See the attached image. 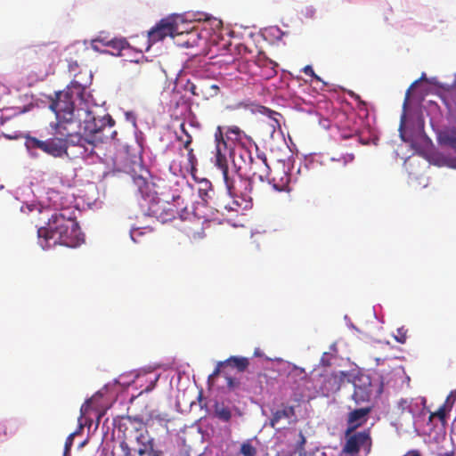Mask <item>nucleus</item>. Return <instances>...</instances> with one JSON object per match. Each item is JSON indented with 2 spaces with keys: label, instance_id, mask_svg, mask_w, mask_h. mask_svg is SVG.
<instances>
[{
  "label": "nucleus",
  "instance_id": "473e14b6",
  "mask_svg": "<svg viewBox=\"0 0 456 456\" xmlns=\"http://www.w3.org/2000/svg\"><path fill=\"white\" fill-rule=\"evenodd\" d=\"M113 37H110L109 35L101 33L98 35L94 39L92 40V47L94 50H98V47L96 45L97 43L102 44L104 46H108L110 41H111Z\"/></svg>",
  "mask_w": 456,
  "mask_h": 456
},
{
  "label": "nucleus",
  "instance_id": "9d476101",
  "mask_svg": "<svg viewBox=\"0 0 456 456\" xmlns=\"http://www.w3.org/2000/svg\"><path fill=\"white\" fill-rule=\"evenodd\" d=\"M265 180L278 191H289L290 190L291 175L289 167L284 162H280L273 170L270 169V175Z\"/></svg>",
  "mask_w": 456,
  "mask_h": 456
},
{
  "label": "nucleus",
  "instance_id": "bb28decb",
  "mask_svg": "<svg viewBox=\"0 0 456 456\" xmlns=\"http://www.w3.org/2000/svg\"><path fill=\"white\" fill-rule=\"evenodd\" d=\"M236 107L237 108H240V107H243V108H249V107H256V110L264 115H266L270 118L273 117V115H276L277 112L272 110L271 109L269 108H266L265 106H262V105H258V104H255L254 102H250V101H245V102H240L236 104Z\"/></svg>",
  "mask_w": 456,
  "mask_h": 456
},
{
  "label": "nucleus",
  "instance_id": "412c9836",
  "mask_svg": "<svg viewBox=\"0 0 456 456\" xmlns=\"http://www.w3.org/2000/svg\"><path fill=\"white\" fill-rule=\"evenodd\" d=\"M77 61L69 63V72H74L69 86H90L93 82L92 71L87 68H82L77 72H75V68H77Z\"/></svg>",
  "mask_w": 456,
  "mask_h": 456
},
{
  "label": "nucleus",
  "instance_id": "b1692460",
  "mask_svg": "<svg viewBox=\"0 0 456 456\" xmlns=\"http://www.w3.org/2000/svg\"><path fill=\"white\" fill-rule=\"evenodd\" d=\"M214 411L216 417L220 420L228 422L232 419V411L224 403L216 402L214 404Z\"/></svg>",
  "mask_w": 456,
  "mask_h": 456
},
{
  "label": "nucleus",
  "instance_id": "423d86ee",
  "mask_svg": "<svg viewBox=\"0 0 456 456\" xmlns=\"http://www.w3.org/2000/svg\"><path fill=\"white\" fill-rule=\"evenodd\" d=\"M147 214L155 217L160 223L165 224L176 218L178 215L181 220H186L191 216V213L183 208L180 212L176 208L175 202L164 200L158 196H152L148 200Z\"/></svg>",
  "mask_w": 456,
  "mask_h": 456
},
{
  "label": "nucleus",
  "instance_id": "4be33fe9",
  "mask_svg": "<svg viewBox=\"0 0 456 456\" xmlns=\"http://www.w3.org/2000/svg\"><path fill=\"white\" fill-rule=\"evenodd\" d=\"M193 219V225L192 226H185L183 228L186 235L191 240H200L205 236L204 230L202 226L200 225L199 220H197L195 217H192Z\"/></svg>",
  "mask_w": 456,
  "mask_h": 456
},
{
  "label": "nucleus",
  "instance_id": "13d9d810",
  "mask_svg": "<svg viewBox=\"0 0 456 456\" xmlns=\"http://www.w3.org/2000/svg\"><path fill=\"white\" fill-rule=\"evenodd\" d=\"M258 378L261 379V378H264V379H266V375L265 374H258Z\"/></svg>",
  "mask_w": 456,
  "mask_h": 456
},
{
  "label": "nucleus",
  "instance_id": "cd10ccee",
  "mask_svg": "<svg viewBox=\"0 0 456 456\" xmlns=\"http://www.w3.org/2000/svg\"><path fill=\"white\" fill-rule=\"evenodd\" d=\"M128 46V43L125 38L113 37L110 41L108 47L113 50V54H120L121 51Z\"/></svg>",
  "mask_w": 456,
  "mask_h": 456
},
{
  "label": "nucleus",
  "instance_id": "8fccbe9b",
  "mask_svg": "<svg viewBox=\"0 0 456 456\" xmlns=\"http://www.w3.org/2000/svg\"><path fill=\"white\" fill-rule=\"evenodd\" d=\"M403 456H421L419 452L417 450L410 451L408 453H406Z\"/></svg>",
  "mask_w": 456,
  "mask_h": 456
},
{
  "label": "nucleus",
  "instance_id": "c9c22d12",
  "mask_svg": "<svg viewBox=\"0 0 456 456\" xmlns=\"http://www.w3.org/2000/svg\"><path fill=\"white\" fill-rule=\"evenodd\" d=\"M394 337L397 342L404 344L408 338V330L404 327H400L396 330V334Z\"/></svg>",
  "mask_w": 456,
  "mask_h": 456
},
{
  "label": "nucleus",
  "instance_id": "864d4df0",
  "mask_svg": "<svg viewBox=\"0 0 456 456\" xmlns=\"http://www.w3.org/2000/svg\"><path fill=\"white\" fill-rule=\"evenodd\" d=\"M213 22L215 23V25L216 27H219L221 25V21L220 20H214Z\"/></svg>",
  "mask_w": 456,
  "mask_h": 456
},
{
  "label": "nucleus",
  "instance_id": "dca6fc26",
  "mask_svg": "<svg viewBox=\"0 0 456 456\" xmlns=\"http://www.w3.org/2000/svg\"><path fill=\"white\" fill-rule=\"evenodd\" d=\"M349 377L350 375L345 371L333 372L326 376L322 386V393L329 395L338 391L346 380L351 382Z\"/></svg>",
  "mask_w": 456,
  "mask_h": 456
},
{
  "label": "nucleus",
  "instance_id": "6e6552de",
  "mask_svg": "<svg viewBox=\"0 0 456 456\" xmlns=\"http://www.w3.org/2000/svg\"><path fill=\"white\" fill-rule=\"evenodd\" d=\"M346 444L342 449L345 454L355 456L362 449L367 453L370 452L372 440L370 429L354 432L346 436Z\"/></svg>",
  "mask_w": 456,
  "mask_h": 456
},
{
  "label": "nucleus",
  "instance_id": "e433bc0d",
  "mask_svg": "<svg viewBox=\"0 0 456 456\" xmlns=\"http://www.w3.org/2000/svg\"><path fill=\"white\" fill-rule=\"evenodd\" d=\"M204 188H200L199 190V195L201 198L202 200L205 202H208V200L211 198V195L209 192H213V190L211 189V184L208 183H205Z\"/></svg>",
  "mask_w": 456,
  "mask_h": 456
},
{
  "label": "nucleus",
  "instance_id": "2f4dec72",
  "mask_svg": "<svg viewBox=\"0 0 456 456\" xmlns=\"http://www.w3.org/2000/svg\"><path fill=\"white\" fill-rule=\"evenodd\" d=\"M449 411L450 410L447 409L446 405L443 404L442 406H440L437 409V411H436L435 412L431 413L430 419L437 418L441 421V423L443 425H445L446 424L447 412Z\"/></svg>",
  "mask_w": 456,
  "mask_h": 456
},
{
  "label": "nucleus",
  "instance_id": "bf43d9fd",
  "mask_svg": "<svg viewBox=\"0 0 456 456\" xmlns=\"http://www.w3.org/2000/svg\"><path fill=\"white\" fill-rule=\"evenodd\" d=\"M109 121L110 123V127L113 126L114 121L110 118Z\"/></svg>",
  "mask_w": 456,
  "mask_h": 456
},
{
  "label": "nucleus",
  "instance_id": "09e8293b",
  "mask_svg": "<svg viewBox=\"0 0 456 456\" xmlns=\"http://www.w3.org/2000/svg\"><path fill=\"white\" fill-rule=\"evenodd\" d=\"M141 234H142V232L140 231V229H134L131 232V238L133 240L136 241L137 236H139Z\"/></svg>",
  "mask_w": 456,
  "mask_h": 456
},
{
  "label": "nucleus",
  "instance_id": "2eb2a0df",
  "mask_svg": "<svg viewBox=\"0 0 456 456\" xmlns=\"http://www.w3.org/2000/svg\"><path fill=\"white\" fill-rule=\"evenodd\" d=\"M179 38L176 44L182 47H194L200 45V41H207L208 33H203L202 30H200L199 28L193 27L191 29L188 31L179 32L177 30V36Z\"/></svg>",
  "mask_w": 456,
  "mask_h": 456
},
{
  "label": "nucleus",
  "instance_id": "a878e982",
  "mask_svg": "<svg viewBox=\"0 0 456 456\" xmlns=\"http://www.w3.org/2000/svg\"><path fill=\"white\" fill-rule=\"evenodd\" d=\"M134 183L137 186L138 191L142 197H145L144 200L148 201L152 196L150 195V184L148 181L141 175L134 177Z\"/></svg>",
  "mask_w": 456,
  "mask_h": 456
},
{
  "label": "nucleus",
  "instance_id": "680f3d73",
  "mask_svg": "<svg viewBox=\"0 0 456 456\" xmlns=\"http://www.w3.org/2000/svg\"><path fill=\"white\" fill-rule=\"evenodd\" d=\"M0 119H1V123L3 124L4 120H3V117L2 116L0 117Z\"/></svg>",
  "mask_w": 456,
  "mask_h": 456
},
{
  "label": "nucleus",
  "instance_id": "603ef678",
  "mask_svg": "<svg viewBox=\"0 0 456 456\" xmlns=\"http://www.w3.org/2000/svg\"><path fill=\"white\" fill-rule=\"evenodd\" d=\"M301 382L303 383V385H305L306 383H308V380H307L305 375H304V377L301 379Z\"/></svg>",
  "mask_w": 456,
  "mask_h": 456
},
{
  "label": "nucleus",
  "instance_id": "9b49d317",
  "mask_svg": "<svg viewBox=\"0 0 456 456\" xmlns=\"http://www.w3.org/2000/svg\"><path fill=\"white\" fill-rule=\"evenodd\" d=\"M58 57V52L54 49L43 46L35 50V56L32 58L33 64L38 67L42 77L47 76Z\"/></svg>",
  "mask_w": 456,
  "mask_h": 456
},
{
  "label": "nucleus",
  "instance_id": "39448f33",
  "mask_svg": "<svg viewBox=\"0 0 456 456\" xmlns=\"http://www.w3.org/2000/svg\"><path fill=\"white\" fill-rule=\"evenodd\" d=\"M51 127L54 131V135H61L66 141L67 151L69 147L77 148V151L74 153L75 157L84 158L93 154L94 144L92 141L81 135L82 131L77 129V131L71 132L70 127L72 126L68 124H62L61 127L59 126V124H51Z\"/></svg>",
  "mask_w": 456,
  "mask_h": 456
},
{
  "label": "nucleus",
  "instance_id": "20e7f679",
  "mask_svg": "<svg viewBox=\"0 0 456 456\" xmlns=\"http://www.w3.org/2000/svg\"><path fill=\"white\" fill-rule=\"evenodd\" d=\"M99 105L94 97V102H81L77 108L71 112V118L64 124L75 126L85 134H94L100 132L103 126V120L96 119L91 107Z\"/></svg>",
  "mask_w": 456,
  "mask_h": 456
},
{
  "label": "nucleus",
  "instance_id": "c756f323",
  "mask_svg": "<svg viewBox=\"0 0 456 456\" xmlns=\"http://www.w3.org/2000/svg\"><path fill=\"white\" fill-rule=\"evenodd\" d=\"M397 408L401 411V413L408 412L411 413L412 416H414L416 413L413 408L412 399H400L397 403Z\"/></svg>",
  "mask_w": 456,
  "mask_h": 456
},
{
  "label": "nucleus",
  "instance_id": "a19ab883",
  "mask_svg": "<svg viewBox=\"0 0 456 456\" xmlns=\"http://www.w3.org/2000/svg\"><path fill=\"white\" fill-rule=\"evenodd\" d=\"M224 378H225L227 387L229 388V390H231V391L235 390L236 388H238L240 387V382L238 379L232 378L228 375H225Z\"/></svg>",
  "mask_w": 456,
  "mask_h": 456
},
{
  "label": "nucleus",
  "instance_id": "5701e85b",
  "mask_svg": "<svg viewBox=\"0 0 456 456\" xmlns=\"http://www.w3.org/2000/svg\"><path fill=\"white\" fill-rule=\"evenodd\" d=\"M294 415L295 410L292 406H286L281 410H278L273 414V417L270 420L271 426L274 427L281 419H289Z\"/></svg>",
  "mask_w": 456,
  "mask_h": 456
},
{
  "label": "nucleus",
  "instance_id": "5fc2aeb1",
  "mask_svg": "<svg viewBox=\"0 0 456 456\" xmlns=\"http://www.w3.org/2000/svg\"><path fill=\"white\" fill-rule=\"evenodd\" d=\"M347 158H348V159L345 160L346 162L347 160H348V161H352V160L354 159V156H353V155H348V156H347Z\"/></svg>",
  "mask_w": 456,
  "mask_h": 456
},
{
  "label": "nucleus",
  "instance_id": "7ed1b4c3",
  "mask_svg": "<svg viewBox=\"0 0 456 456\" xmlns=\"http://www.w3.org/2000/svg\"><path fill=\"white\" fill-rule=\"evenodd\" d=\"M91 87H65L63 90L54 92L50 96L49 108L55 113L56 121L53 124L61 125L71 118V112L81 102H94Z\"/></svg>",
  "mask_w": 456,
  "mask_h": 456
},
{
  "label": "nucleus",
  "instance_id": "a18cd8bd",
  "mask_svg": "<svg viewBox=\"0 0 456 456\" xmlns=\"http://www.w3.org/2000/svg\"><path fill=\"white\" fill-rule=\"evenodd\" d=\"M346 93L353 98H354L356 101H358L359 102V105H362V106H365V102L361 100L360 96L358 94H356L354 91L352 90H346Z\"/></svg>",
  "mask_w": 456,
  "mask_h": 456
},
{
  "label": "nucleus",
  "instance_id": "f704fd0d",
  "mask_svg": "<svg viewBox=\"0 0 456 456\" xmlns=\"http://www.w3.org/2000/svg\"><path fill=\"white\" fill-rule=\"evenodd\" d=\"M444 142L456 151V128L450 130L446 134Z\"/></svg>",
  "mask_w": 456,
  "mask_h": 456
},
{
  "label": "nucleus",
  "instance_id": "ea45409f",
  "mask_svg": "<svg viewBox=\"0 0 456 456\" xmlns=\"http://www.w3.org/2000/svg\"><path fill=\"white\" fill-rule=\"evenodd\" d=\"M241 131L238 126L229 127L226 135L228 139L239 140L240 137Z\"/></svg>",
  "mask_w": 456,
  "mask_h": 456
},
{
  "label": "nucleus",
  "instance_id": "4468645a",
  "mask_svg": "<svg viewBox=\"0 0 456 456\" xmlns=\"http://www.w3.org/2000/svg\"><path fill=\"white\" fill-rule=\"evenodd\" d=\"M354 385L353 400L356 403L368 402L371 395V379L369 375L359 374L352 380Z\"/></svg>",
  "mask_w": 456,
  "mask_h": 456
},
{
  "label": "nucleus",
  "instance_id": "3c124183",
  "mask_svg": "<svg viewBox=\"0 0 456 456\" xmlns=\"http://www.w3.org/2000/svg\"><path fill=\"white\" fill-rule=\"evenodd\" d=\"M405 117H406V115H405V113H403V114L402 115V118H401V125H400V128H402V127L404 126Z\"/></svg>",
  "mask_w": 456,
  "mask_h": 456
},
{
  "label": "nucleus",
  "instance_id": "49530a36",
  "mask_svg": "<svg viewBox=\"0 0 456 456\" xmlns=\"http://www.w3.org/2000/svg\"><path fill=\"white\" fill-rule=\"evenodd\" d=\"M295 396H296V398H295L296 401H300L301 399L305 398V396H307V395L305 393V389L301 388L300 391L298 392V394H296Z\"/></svg>",
  "mask_w": 456,
  "mask_h": 456
},
{
  "label": "nucleus",
  "instance_id": "393cba45",
  "mask_svg": "<svg viewBox=\"0 0 456 456\" xmlns=\"http://www.w3.org/2000/svg\"><path fill=\"white\" fill-rule=\"evenodd\" d=\"M226 365L236 368L239 371L242 372L247 370L249 365V361L246 357L231 356L224 361Z\"/></svg>",
  "mask_w": 456,
  "mask_h": 456
},
{
  "label": "nucleus",
  "instance_id": "4d7b16f0",
  "mask_svg": "<svg viewBox=\"0 0 456 456\" xmlns=\"http://www.w3.org/2000/svg\"><path fill=\"white\" fill-rule=\"evenodd\" d=\"M195 89H196V87H194V86L190 87V90H191V92L193 94H196V93H195Z\"/></svg>",
  "mask_w": 456,
  "mask_h": 456
},
{
  "label": "nucleus",
  "instance_id": "aec40b11",
  "mask_svg": "<svg viewBox=\"0 0 456 456\" xmlns=\"http://www.w3.org/2000/svg\"><path fill=\"white\" fill-rule=\"evenodd\" d=\"M248 176L252 179L254 176H258L260 181H265L270 175V167L267 164V159L265 155H256L252 158L251 168L248 170Z\"/></svg>",
  "mask_w": 456,
  "mask_h": 456
},
{
  "label": "nucleus",
  "instance_id": "f8f14e48",
  "mask_svg": "<svg viewBox=\"0 0 456 456\" xmlns=\"http://www.w3.org/2000/svg\"><path fill=\"white\" fill-rule=\"evenodd\" d=\"M114 426L123 433L125 438L133 433H139L145 429V423L141 417L118 416L114 419Z\"/></svg>",
  "mask_w": 456,
  "mask_h": 456
},
{
  "label": "nucleus",
  "instance_id": "c85d7f7f",
  "mask_svg": "<svg viewBox=\"0 0 456 456\" xmlns=\"http://www.w3.org/2000/svg\"><path fill=\"white\" fill-rule=\"evenodd\" d=\"M451 434L456 436V421L452 425ZM432 454L434 456H454V448L452 446L445 448L444 445H442L436 451H433Z\"/></svg>",
  "mask_w": 456,
  "mask_h": 456
},
{
  "label": "nucleus",
  "instance_id": "79ce46f5",
  "mask_svg": "<svg viewBox=\"0 0 456 456\" xmlns=\"http://www.w3.org/2000/svg\"><path fill=\"white\" fill-rule=\"evenodd\" d=\"M418 87H412V86H410L408 87L406 93H405V99H404V102H403V107L406 108L409 101H410V98H411V95L412 94V92L417 89Z\"/></svg>",
  "mask_w": 456,
  "mask_h": 456
},
{
  "label": "nucleus",
  "instance_id": "72a5a7b5",
  "mask_svg": "<svg viewBox=\"0 0 456 456\" xmlns=\"http://www.w3.org/2000/svg\"><path fill=\"white\" fill-rule=\"evenodd\" d=\"M186 75L180 72L179 74L175 75V77L170 78L169 84L174 83L175 86H194L192 83L190 82L189 79L185 78Z\"/></svg>",
  "mask_w": 456,
  "mask_h": 456
},
{
  "label": "nucleus",
  "instance_id": "58836bf2",
  "mask_svg": "<svg viewBox=\"0 0 456 456\" xmlns=\"http://www.w3.org/2000/svg\"><path fill=\"white\" fill-rule=\"evenodd\" d=\"M303 71H304V73H305V75H308V76H310V77H314V78L315 79V81H316V82H320V83H322V86H328V83L324 82V81H323V80H322L319 76H317V75L314 73V69H313L312 66H310V65L305 66V67L303 69Z\"/></svg>",
  "mask_w": 456,
  "mask_h": 456
},
{
  "label": "nucleus",
  "instance_id": "6e6d98bb",
  "mask_svg": "<svg viewBox=\"0 0 456 456\" xmlns=\"http://www.w3.org/2000/svg\"><path fill=\"white\" fill-rule=\"evenodd\" d=\"M254 354H255L256 356H260V355H261V354H260V352H259V349H256V350H255V352H254Z\"/></svg>",
  "mask_w": 456,
  "mask_h": 456
},
{
  "label": "nucleus",
  "instance_id": "0eeeda50",
  "mask_svg": "<svg viewBox=\"0 0 456 456\" xmlns=\"http://www.w3.org/2000/svg\"><path fill=\"white\" fill-rule=\"evenodd\" d=\"M65 140L62 136L55 135L45 141H42L34 136H27L25 140V146L28 151L41 150L45 153L54 158H61L64 155L69 156L66 151Z\"/></svg>",
  "mask_w": 456,
  "mask_h": 456
},
{
  "label": "nucleus",
  "instance_id": "1a4fd4ad",
  "mask_svg": "<svg viewBox=\"0 0 456 456\" xmlns=\"http://www.w3.org/2000/svg\"><path fill=\"white\" fill-rule=\"evenodd\" d=\"M231 158L232 167H228V172L248 175L253 158L251 151L248 148L239 146L231 151Z\"/></svg>",
  "mask_w": 456,
  "mask_h": 456
},
{
  "label": "nucleus",
  "instance_id": "f257e3e1",
  "mask_svg": "<svg viewBox=\"0 0 456 456\" xmlns=\"http://www.w3.org/2000/svg\"><path fill=\"white\" fill-rule=\"evenodd\" d=\"M216 166L222 171L225 189L232 200V205L224 208L228 210L238 211L239 208L246 209L250 207L253 197H257L260 192L255 189L253 181L248 175L228 172L227 160L224 151L227 149V143L224 139L221 126H217L215 133Z\"/></svg>",
  "mask_w": 456,
  "mask_h": 456
},
{
  "label": "nucleus",
  "instance_id": "a211bd4d",
  "mask_svg": "<svg viewBox=\"0 0 456 456\" xmlns=\"http://www.w3.org/2000/svg\"><path fill=\"white\" fill-rule=\"evenodd\" d=\"M148 430L144 429L135 435V440L141 447L138 449V454L143 456H163V452L154 448V439L151 437L147 438Z\"/></svg>",
  "mask_w": 456,
  "mask_h": 456
},
{
  "label": "nucleus",
  "instance_id": "ddd939ff",
  "mask_svg": "<svg viewBox=\"0 0 456 456\" xmlns=\"http://www.w3.org/2000/svg\"><path fill=\"white\" fill-rule=\"evenodd\" d=\"M176 36L177 28L175 24L169 20L163 19L148 32V41L151 45H153L167 37L175 38Z\"/></svg>",
  "mask_w": 456,
  "mask_h": 456
},
{
  "label": "nucleus",
  "instance_id": "f3484780",
  "mask_svg": "<svg viewBox=\"0 0 456 456\" xmlns=\"http://www.w3.org/2000/svg\"><path fill=\"white\" fill-rule=\"evenodd\" d=\"M176 139L181 142L183 147L187 151V162L183 167H180L179 172L183 175L185 173H190L194 175V173L197 171L196 166L198 160L194 154L193 149L191 147L192 137L191 135H188V138L184 140L183 135H177Z\"/></svg>",
  "mask_w": 456,
  "mask_h": 456
},
{
  "label": "nucleus",
  "instance_id": "de8ad7c7",
  "mask_svg": "<svg viewBox=\"0 0 456 456\" xmlns=\"http://www.w3.org/2000/svg\"><path fill=\"white\" fill-rule=\"evenodd\" d=\"M180 130H181V132L183 133V134L184 135V137L183 136V138L184 140L188 138V135H191V134H189V132L186 130V128H185V124H184V123H181V125H180Z\"/></svg>",
  "mask_w": 456,
  "mask_h": 456
},
{
  "label": "nucleus",
  "instance_id": "7c9ffc66",
  "mask_svg": "<svg viewBox=\"0 0 456 456\" xmlns=\"http://www.w3.org/2000/svg\"><path fill=\"white\" fill-rule=\"evenodd\" d=\"M422 82L427 86H443L436 77L428 78L426 73H422L420 77L412 81L410 86H419Z\"/></svg>",
  "mask_w": 456,
  "mask_h": 456
},
{
  "label": "nucleus",
  "instance_id": "f03ea898",
  "mask_svg": "<svg viewBox=\"0 0 456 456\" xmlns=\"http://www.w3.org/2000/svg\"><path fill=\"white\" fill-rule=\"evenodd\" d=\"M37 235L44 248L55 245L76 248L84 242V234L77 221L76 212L61 209L49 218L46 227H40Z\"/></svg>",
  "mask_w": 456,
  "mask_h": 456
},
{
  "label": "nucleus",
  "instance_id": "37998d69",
  "mask_svg": "<svg viewBox=\"0 0 456 456\" xmlns=\"http://www.w3.org/2000/svg\"><path fill=\"white\" fill-rule=\"evenodd\" d=\"M224 364H225V363H224V362H219V363L216 365V369L214 370V371L212 372V374H210V375H209L208 379H213V378H215V377L218 376V375L221 373V367H222L223 365H224Z\"/></svg>",
  "mask_w": 456,
  "mask_h": 456
},
{
  "label": "nucleus",
  "instance_id": "052dcab7",
  "mask_svg": "<svg viewBox=\"0 0 456 456\" xmlns=\"http://www.w3.org/2000/svg\"><path fill=\"white\" fill-rule=\"evenodd\" d=\"M84 407H85V405H82V407H81V414H82V415L85 413V411H84Z\"/></svg>",
  "mask_w": 456,
  "mask_h": 456
},
{
  "label": "nucleus",
  "instance_id": "c03bdc74",
  "mask_svg": "<svg viewBox=\"0 0 456 456\" xmlns=\"http://www.w3.org/2000/svg\"><path fill=\"white\" fill-rule=\"evenodd\" d=\"M75 434H70L65 441V452H69L73 444Z\"/></svg>",
  "mask_w": 456,
  "mask_h": 456
},
{
  "label": "nucleus",
  "instance_id": "4c0bfd02",
  "mask_svg": "<svg viewBox=\"0 0 456 456\" xmlns=\"http://www.w3.org/2000/svg\"><path fill=\"white\" fill-rule=\"evenodd\" d=\"M240 452L244 456H256V449L249 443H243L240 447Z\"/></svg>",
  "mask_w": 456,
  "mask_h": 456
},
{
  "label": "nucleus",
  "instance_id": "6ab92c4d",
  "mask_svg": "<svg viewBox=\"0 0 456 456\" xmlns=\"http://www.w3.org/2000/svg\"><path fill=\"white\" fill-rule=\"evenodd\" d=\"M370 412V407H363L352 411L348 414L346 436L354 433L359 427L362 426L367 421V418Z\"/></svg>",
  "mask_w": 456,
  "mask_h": 456
}]
</instances>
